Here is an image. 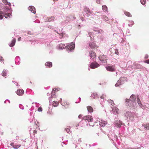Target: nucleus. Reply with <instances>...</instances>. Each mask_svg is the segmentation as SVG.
I'll return each instance as SVG.
<instances>
[{
	"label": "nucleus",
	"instance_id": "nucleus-1",
	"mask_svg": "<svg viewBox=\"0 0 149 149\" xmlns=\"http://www.w3.org/2000/svg\"><path fill=\"white\" fill-rule=\"evenodd\" d=\"M101 131L105 134H107L109 139L112 141L113 143H115L118 141L117 136L115 134L114 131L109 127H104V129L101 128Z\"/></svg>",
	"mask_w": 149,
	"mask_h": 149
},
{
	"label": "nucleus",
	"instance_id": "nucleus-2",
	"mask_svg": "<svg viewBox=\"0 0 149 149\" xmlns=\"http://www.w3.org/2000/svg\"><path fill=\"white\" fill-rule=\"evenodd\" d=\"M93 118L92 116L90 115H88L84 116L82 118V119L81 120L79 123L76 126V127L78 126H80L83 127L85 126V125L87 126L89 125V126L93 127L94 124L93 123H92L93 121Z\"/></svg>",
	"mask_w": 149,
	"mask_h": 149
},
{
	"label": "nucleus",
	"instance_id": "nucleus-3",
	"mask_svg": "<svg viewBox=\"0 0 149 149\" xmlns=\"http://www.w3.org/2000/svg\"><path fill=\"white\" fill-rule=\"evenodd\" d=\"M75 45L74 42H72L70 43L65 44H60L58 48V49H62L65 48L66 50L69 52H72L74 50L75 48Z\"/></svg>",
	"mask_w": 149,
	"mask_h": 149
},
{
	"label": "nucleus",
	"instance_id": "nucleus-4",
	"mask_svg": "<svg viewBox=\"0 0 149 149\" xmlns=\"http://www.w3.org/2000/svg\"><path fill=\"white\" fill-rule=\"evenodd\" d=\"M125 114V116L127 119H129L131 121L134 120V118L136 116L135 113L134 112L130 111H127Z\"/></svg>",
	"mask_w": 149,
	"mask_h": 149
},
{
	"label": "nucleus",
	"instance_id": "nucleus-5",
	"mask_svg": "<svg viewBox=\"0 0 149 149\" xmlns=\"http://www.w3.org/2000/svg\"><path fill=\"white\" fill-rule=\"evenodd\" d=\"M9 10V8H8L7 6H5L3 10V11H0V15H2L3 16V17L4 16L6 18L10 17L11 15L9 13H6L8 12Z\"/></svg>",
	"mask_w": 149,
	"mask_h": 149
},
{
	"label": "nucleus",
	"instance_id": "nucleus-6",
	"mask_svg": "<svg viewBox=\"0 0 149 149\" xmlns=\"http://www.w3.org/2000/svg\"><path fill=\"white\" fill-rule=\"evenodd\" d=\"M84 11L86 13L85 15H83L84 17H88L91 13L90 10L87 7L85 6L84 7Z\"/></svg>",
	"mask_w": 149,
	"mask_h": 149
},
{
	"label": "nucleus",
	"instance_id": "nucleus-7",
	"mask_svg": "<svg viewBox=\"0 0 149 149\" xmlns=\"http://www.w3.org/2000/svg\"><path fill=\"white\" fill-rule=\"evenodd\" d=\"M89 56L90 57V62L94 61L96 59V56L95 53L94 52L91 51L89 52Z\"/></svg>",
	"mask_w": 149,
	"mask_h": 149
},
{
	"label": "nucleus",
	"instance_id": "nucleus-8",
	"mask_svg": "<svg viewBox=\"0 0 149 149\" xmlns=\"http://www.w3.org/2000/svg\"><path fill=\"white\" fill-rule=\"evenodd\" d=\"M107 56L105 55H101L99 57L100 60L103 63H105L107 62Z\"/></svg>",
	"mask_w": 149,
	"mask_h": 149
},
{
	"label": "nucleus",
	"instance_id": "nucleus-9",
	"mask_svg": "<svg viewBox=\"0 0 149 149\" xmlns=\"http://www.w3.org/2000/svg\"><path fill=\"white\" fill-rule=\"evenodd\" d=\"M88 48L91 49H95L96 48L97 46L95 43L92 41V40L91 39V42L88 43Z\"/></svg>",
	"mask_w": 149,
	"mask_h": 149
},
{
	"label": "nucleus",
	"instance_id": "nucleus-10",
	"mask_svg": "<svg viewBox=\"0 0 149 149\" xmlns=\"http://www.w3.org/2000/svg\"><path fill=\"white\" fill-rule=\"evenodd\" d=\"M123 124L122 121L119 120H115L114 122V124L115 126L118 128H120Z\"/></svg>",
	"mask_w": 149,
	"mask_h": 149
},
{
	"label": "nucleus",
	"instance_id": "nucleus-11",
	"mask_svg": "<svg viewBox=\"0 0 149 149\" xmlns=\"http://www.w3.org/2000/svg\"><path fill=\"white\" fill-rule=\"evenodd\" d=\"M132 67L134 69H142L143 68V66L141 65L136 62L133 63L132 65Z\"/></svg>",
	"mask_w": 149,
	"mask_h": 149
},
{
	"label": "nucleus",
	"instance_id": "nucleus-12",
	"mask_svg": "<svg viewBox=\"0 0 149 149\" xmlns=\"http://www.w3.org/2000/svg\"><path fill=\"white\" fill-rule=\"evenodd\" d=\"M90 68L92 69H95L99 66L100 65L97 62H93L90 64Z\"/></svg>",
	"mask_w": 149,
	"mask_h": 149
},
{
	"label": "nucleus",
	"instance_id": "nucleus-13",
	"mask_svg": "<svg viewBox=\"0 0 149 149\" xmlns=\"http://www.w3.org/2000/svg\"><path fill=\"white\" fill-rule=\"evenodd\" d=\"M125 102L126 103V105L127 106L131 107L132 106L133 107L134 106V104L133 102H132V100H130V99H126L125 100Z\"/></svg>",
	"mask_w": 149,
	"mask_h": 149
},
{
	"label": "nucleus",
	"instance_id": "nucleus-14",
	"mask_svg": "<svg viewBox=\"0 0 149 149\" xmlns=\"http://www.w3.org/2000/svg\"><path fill=\"white\" fill-rule=\"evenodd\" d=\"M70 21V19L68 17H67L66 20H64L61 22V25L64 26H65L68 24V23Z\"/></svg>",
	"mask_w": 149,
	"mask_h": 149
},
{
	"label": "nucleus",
	"instance_id": "nucleus-15",
	"mask_svg": "<svg viewBox=\"0 0 149 149\" xmlns=\"http://www.w3.org/2000/svg\"><path fill=\"white\" fill-rule=\"evenodd\" d=\"M137 102L139 104V106L141 107V108L143 109H144L146 108L145 105H144L143 104H142L141 103V102L139 99V98L137 97Z\"/></svg>",
	"mask_w": 149,
	"mask_h": 149
},
{
	"label": "nucleus",
	"instance_id": "nucleus-16",
	"mask_svg": "<svg viewBox=\"0 0 149 149\" xmlns=\"http://www.w3.org/2000/svg\"><path fill=\"white\" fill-rule=\"evenodd\" d=\"M136 96L134 94H132L130 97V99L132 100L134 103H136Z\"/></svg>",
	"mask_w": 149,
	"mask_h": 149
},
{
	"label": "nucleus",
	"instance_id": "nucleus-17",
	"mask_svg": "<svg viewBox=\"0 0 149 149\" xmlns=\"http://www.w3.org/2000/svg\"><path fill=\"white\" fill-rule=\"evenodd\" d=\"M16 93L18 95L22 96L24 94V92L23 89H19L16 91Z\"/></svg>",
	"mask_w": 149,
	"mask_h": 149
},
{
	"label": "nucleus",
	"instance_id": "nucleus-18",
	"mask_svg": "<svg viewBox=\"0 0 149 149\" xmlns=\"http://www.w3.org/2000/svg\"><path fill=\"white\" fill-rule=\"evenodd\" d=\"M115 66L114 65H112V66H108L106 67L107 70L108 71L113 72L115 71Z\"/></svg>",
	"mask_w": 149,
	"mask_h": 149
},
{
	"label": "nucleus",
	"instance_id": "nucleus-19",
	"mask_svg": "<svg viewBox=\"0 0 149 149\" xmlns=\"http://www.w3.org/2000/svg\"><path fill=\"white\" fill-rule=\"evenodd\" d=\"M29 9L32 13L34 14H35L36 13V10L33 6H29Z\"/></svg>",
	"mask_w": 149,
	"mask_h": 149
},
{
	"label": "nucleus",
	"instance_id": "nucleus-20",
	"mask_svg": "<svg viewBox=\"0 0 149 149\" xmlns=\"http://www.w3.org/2000/svg\"><path fill=\"white\" fill-rule=\"evenodd\" d=\"M10 145L14 149H18L21 145L19 144H15L13 143H11Z\"/></svg>",
	"mask_w": 149,
	"mask_h": 149
},
{
	"label": "nucleus",
	"instance_id": "nucleus-21",
	"mask_svg": "<svg viewBox=\"0 0 149 149\" xmlns=\"http://www.w3.org/2000/svg\"><path fill=\"white\" fill-rule=\"evenodd\" d=\"M107 124V123L106 121H104L102 120H101L100 121V125L101 127H104Z\"/></svg>",
	"mask_w": 149,
	"mask_h": 149
},
{
	"label": "nucleus",
	"instance_id": "nucleus-22",
	"mask_svg": "<svg viewBox=\"0 0 149 149\" xmlns=\"http://www.w3.org/2000/svg\"><path fill=\"white\" fill-rule=\"evenodd\" d=\"M56 20V18L52 16L51 17H48L46 19V21L48 22H50L51 21H54Z\"/></svg>",
	"mask_w": 149,
	"mask_h": 149
},
{
	"label": "nucleus",
	"instance_id": "nucleus-23",
	"mask_svg": "<svg viewBox=\"0 0 149 149\" xmlns=\"http://www.w3.org/2000/svg\"><path fill=\"white\" fill-rule=\"evenodd\" d=\"M15 63L16 64L19 65L20 64V58L19 56H17L15 58Z\"/></svg>",
	"mask_w": 149,
	"mask_h": 149
},
{
	"label": "nucleus",
	"instance_id": "nucleus-24",
	"mask_svg": "<svg viewBox=\"0 0 149 149\" xmlns=\"http://www.w3.org/2000/svg\"><path fill=\"white\" fill-rule=\"evenodd\" d=\"M45 65L47 68H50L52 67V64L51 62H47L45 64Z\"/></svg>",
	"mask_w": 149,
	"mask_h": 149
},
{
	"label": "nucleus",
	"instance_id": "nucleus-25",
	"mask_svg": "<svg viewBox=\"0 0 149 149\" xmlns=\"http://www.w3.org/2000/svg\"><path fill=\"white\" fill-rule=\"evenodd\" d=\"M91 97H93L94 99H96L99 97V95L96 93H92Z\"/></svg>",
	"mask_w": 149,
	"mask_h": 149
},
{
	"label": "nucleus",
	"instance_id": "nucleus-26",
	"mask_svg": "<svg viewBox=\"0 0 149 149\" xmlns=\"http://www.w3.org/2000/svg\"><path fill=\"white\" fill-rule=\"evenodd\" d=\"M16 42V39L15 38H13V39L11 41V44L9 45V46L10 47H13L14 46Z\"/></svg>",
	"mask_w": 149,
	"mask_h": 149
},
{
	"label": "nucleus",
	"instance_id": "nucleus-27",
	"mask_svg": "<svg viewBox=\"0 0 149 149\" xmlns=\"http://www.w3.org/2000/svg\"><path fill=\"white\" fill-rule=\"evenodd\" d=\"M88 111L90 113H91L93 112V109L92 107L90 106H88L87 107Z\"/></svg>",
	"mask_w": 149,
	"mask_h": 149
},
{
	"label": "nucleus",
	"instance_id": "nucleus-28",
	"mask_svg": "<svg viewBox=\"0 0 149 149\" xmlns=\"http://www.w3.org/2000/svg\"><path fill=\"white\" fill-rule=\"evenodd\" d=\"M121 41L120 43V45L122 46H124L126 45V43L125 42V40L124 39L121 38Z\"/></svg>",
	"mask_w": 149,
	"mask_h": 149
},
{
	"label": "nucleus",
	"instance_id": "nucleus-29",
	"mask_svg": "<svg viewBox=\"0 0 149 149\" xmlns=\"http://www.w3.org/2000/svg\"><path fill=\"white\" fill-rule=\"evenodd\" d=\"M124 13L128 17H132V15L129 12L124 11Z\"/></svg>",
	"mask_w": 149,
	"mask_h": 149
},
{
	"label": "nucleus",
	"instance_id": "nucleus-30",
	"mask_svg": "<svg viewBox=\"0 0 149 149\" xmlns=\"http://www.w3.org/2000/svg\"><path fill=\"white\" fill-rule=\"evenodd\" d=\"M52 105L54 107H56L58 105V102H57L56 101H53Z\"/></svg>",
	"mask_w": 149,
	"mask_h": 149
},
{
	"label": "nucleus",
	"instance_id": "nucleus-31",
	"mask_svg": "<svg viewBox=\"0 0 149 149\" xmlns=\"http://www.w3.org/2000/svg\"><path fill=\"white\" fill-rule=\"evenodd\" d=\"M3 3L6 4V5L8 4L10 6H11V4L10 3L7 1V0H2Z\"/></svg>",
	"mask_w": 149,
	"mask_h": 149
},
{
	"label": "nucleus",
	"instance_id": "nucleus-32",
	"mask_svg": "<svg viewBox=\"0 0 149 149\" xmlns=\"http://www.w3.org/2000/svg\"><path fill=\"white\" fill-rule=\"evenodd\" d=\"M122 81H123V82L125 81H127V78L125 77H121L120 79Z\"/></svg>",
	"mask_w": 149,
	"mask_h": 149
},
{
	"label": "nucleus",
	"instance_id": "nucleus-33",
	"mask_svg": "<svg viewBox=\"0 0 149 149\" xmlns=\"http://www.w3.org/2000/svg\"><path fill=\"white\" fill-rule=\"evenodd\" d=\"M93 30L94 31L100 33V30L97 28L94 27L93 28Z\"/></svg>",
	"mask_w": 149,
	"mask_h": 149
},
{
	"label": "nucleus",
	"instance_id": "nucleus-34",
	"mask_svg": "<svg viewBox=\"0 0 149 149\" xmlns=\"http://www.w3.org/2000/svg\"><path fill=\"white\" fill-rule=\"evenodd\" d=\"M118 108L116 107L114 109H113V112L115 114H118Z\"/></svg>",
	"mask_w": 149,
	"mask_h": 149
},
{
	"label": "nucleus",
	"instance_id": "nucleus-35",
	"mask_svg": "<svg viewBox=\"0 0 149 149\" xmlns=\"http://www.w3.org/2000/svg\"><path fill=\"white\" fill-rule=\"evenodd\" d=\"M145 125L144 127L146 130H149V123L146 124V125L144 124Z\"/></svg>",
	"mask_w": 149,
	"mask_h": 149
},
{
	"label": "nucleus",
	"instance_id": "nucleus-36",
	"mask_svg": "<svg viewBox=\"0 0 149 149\" xmlns=\"http://www.w3.org/2000/svg\"><path fill=\"white\" fill-rule=\"evenodd\" d=\"M7 74L6 71L5 70H4L2 73V75L3 77L6 76Z\"/></svg>",
	"mask_w": 149,
	"mask_h": 149
},
{
	"label": "nucleus",
	"instance_id": "nucleus-37",
	"mask_svg": "<svg viewBox=\"0 0 149 149\" xmlns=\"http://www.w3.org/2000/svg\"><path fill=\"white\" fill-rule=\"evenodd\" d=\"M102 18H103L104 20L105 21H107L108 20V18L105 15H103Z\"/></svg>",
	"mask_w": 149,
	"mask_h": 149
},
{
	"label": "nucleus",
	"instance_id": "nucleus-38",
	"mask_svg": "<svg viewBox=\"0 0 149 149\" xmlns=\"http://www.w3.org/2000/svg\"><path fill=\"white\" fill-rule=\"evenodd\" d=\"M102 9L104 11H106L107 10V6L105 5L102 6Z\"/></svg>",
	"mask_w": 149,
	"mask_h": 149
},
{
	"label": "nucleus",
	"instance_id": "nucleus-39",
	"mask_svg": "<svg viewBox=\"0 0 149 149\" xmlns=\"http://www.w3.org/2000/svg\"><path fill=\"white\" fill-rule=\"evenodd\" d=\"M88 35L90 37L91 39H92L94 37V36L92 33L89 32L88 33Z\"/></svg>",
	"mask_w": 149,
	"mask_h": 149
},
{
	"label": "nucleus",
	"instance_id": "nucleus-40",
	"mask_svg": "<svg viewBox=\"0 0 149 149\" xmlns=\"http://www.w3.org/2000/svg\"><path fill=\"white\" fill-rule=\"evenodd\" d=\"M106 97L105 95H103L100 97V98L102 99L101 101H104V98Z\"/></svg>",
	"mask_w": 149,
	"mask_h": 149
},
{
	"label": "nucleus",
	"instance_id": "nucleus-41",
	"mask_svg": "<svg viewBox=\"0 0 149 149\" xmlns=\"http://www.w3.org/2000/svg\"><path fill=\"white\" fill-rule=\"evenodd\" d=\"M117 82L118 84L120 85H122L123 84V83L121 80L120 79Z\"/></svg>",
	"mask_w": 149,
	"mask_h": 149
},
{
	"label": "nucleus",
	"instance_id": "nucleus-42",
	"mask_svg": "<svg viewBox=\"0 0 149 149\" xmlns=\"http://www.w3.org/2000/svg\"><path fill=\"white\" fill-rule=\"evenodd\" d=\"M108 102L110 103L112 105H113V104H114L113 101L110 99H108Z\"/></svg>",
	"mask_w": 149,
	"mask_h": 149
},
{
	"label": "nucleus",
	"instance_id": "nucleus-43",
	"mask_svg": "<svg viewBox=\"0 0 149 149\" xmlns=\"http://www.w3.org/2000/svg\"><path fill=\"white\" fill-rule=\"evenodd\" d=\"M27 34H28L29 35H33V32H32L30 31H28L27 32Z\"/></svg>",
	"mask_w": 149,
	"mask_h": 149
},
{
	"label": "nucleus",
	"instance_id": "nucleus-44",
	"mask_svg": "<svg viewBox=\"0 0 149 149\" xmlns=\"http://www.w3.org/2000/svg\"><path fill=\"white\" fill-rule=\"evenodd\" d=\"M146 0H141L140 2L143 5H144L146 3Z\"/></svg>",
	"mask_w": 149,
	"mask_h": 149
},
{
	"label": "nucleus",
	"instance_id": "nucleus-45",
	"mask_svg": "<svg viewBox=\"0 0 149 149\" xmlns=\"http://www.w3.org/2000/svg\"><path fill=\"white\" fill-rule=\"evenodd\" d=\"M19 107L21 109L23 110L24 109V107L22 104H20L19 105Z\"/></svg>",
	"mask_w": 149,
	"mask_h": 149
},
{
	"label": "nucleus",
	"instance_id": "nucleus-46",
	"mask_svg": "<svg viewBox=\"0 0 149 149\" xmlns=\"http://www.w3.org/2000/svg\"><path fill=\"white\" fill-rule=\"evenodd\" d=\"M65 130L68 133H69V132H70V128H67L65 129Z\"/></svg>",
	"mask_w": 149,
	"mask_h": 149
},
{
	"label": "nucleus",
	"instance_id": "nucleus-47",
	"mask_svg": "<svg viewBox=\"0 0 149 149\" xmlns=\"http://www.w3.org/2000/svg\"><path fill=\"white\" fill-rule=\"evenodd\" d=\"M115 53L117 55L118 54L119 52H118V50L117 49H115Z\"/></svg>",
	"mask_w": 149,
	"mask_h": 149
},
{
	"label": "nucleus",
	"instance_id": "nucleus-48",
	"mask_svg": "<svg viewBox=\"0 0 149 149\" xmlns=\"http://www.w3.org/2000/svg\"><path fill=\"white\" fill-rule=\"evenodd\" d=\"M42 109L41 107H39L38 109V111L40 112L42 111Z\"/></svg>",
	"mask_w": 149,
	"mask_h": 149
},
{
	"label": "nucleus",
	"instance_id": "nucleus-49",
	"mask_svg": "<svg viewBox=\"0 0 149 149\" xmlns=\"http://www.w3.org/2000/svg\"><path fill=\"white\" fill-rule=\"evenodd\" d=\"M58 90L57 88H55L53 89L52 91H54L55 92L57 91Z\"/></svg>",
	"mask_w": 149,
	"mask_h": 149
},
{
	"label": "nucleus",
	"instance_id": "nucleus-50",
	"mask_svg": "<svg viewBox=\"0 0 149 149\" xmlns=\"http://www.w3.org/2000/svg\"><path fill=\"white\" fill-rule=\"evenodd\" d=\"M4 61V59L2 56H0V61Z\"/></svg>",
	"mask_w": 149,
	"mask_h": 149
},
{
	"label": "nucleus",
	"instance_id": "nucleus-51",
	"mask_svg": "<svg viewBox=\"0 0 149 149\" xmlns=\"http://www.w3.org/2000/svg\"><path fill=\"white\" fill-rule=\"evenodd\" d=\"M48 28H49L51 29H54V27L52 26H50V25L49 26H48Z\"/></svg>",
	"mask_w": 149,
	"mask_h": 149
},
{
	"label": "nucleus",
	"instance_id": "nucleus-52",
	"mask_svg": "<svg viewBox=\"0 0 149 149\" xmlns=\"http://www.w3.org/2000/svg\"><path fill=\"white\" fill-rule=\"evenodd\" d=\"M55 92H54L53 91H52V92L51 94V97H52L53 96L55 95Z\"/></svg>",
	"mask_w": 149,
	"mask_h": 149
},
{
	"label": "nucleus",
	"instance_id": "nucleus-53",
	"mask_svg": "<svg viewBox=\"0 0 149 149\" xmlns=\"http://www.w3.org/2000/svg\"><path fill=\"white\" fill-rule=\"evenodd\" d=\"M52 97H49V103H51L50 102L51 101H52Z\"/></svg>",
	"mask_w": 149,
	"mask_h": 149
},
{
	"label": "nucleus",
	"instance_id": "nucleus-54",
	"mask_svg": "<svg viewBox=\"0 0 149 149\" xmlns=\"http://www.w3.org/2000/svg\"><path fill=\"white\" fill-rule=\"evenodd\" d=\"M130 24H131V25H132L134 24V21H131L130 22Z\"/></svg>",
	"mask_w": 149,
	"mask_h": 149
},
{
	"label": "nucleus",
	"instance_id": "nucleus-55",
	"mask_svg": "<svg viewBox=\"0 0 149 149\" xmlns=\"http://www.w3.org/2000/svg\"><path fill=\"white\" fill-rule=\"evenodd\" d=\"M33 22H35V23H40V21L38 20H36L35 21H34Z\"/></svg>",
	"mask_w": 149,
	"mask_h": 149
},
{
	"label": "nucleus",
	"instance_id": "nucleus-56",
	"mask_svg": "<svg viewBox=\"0 0 149 149\" xmlns=\"http://www.w3.org/2000/svg\"><path fill=\"white\" fill-rule=\"evenodd\" d=\"M6 101H8V102L9 103H10V101L8 99H7L5 101L4 103H6Z\"/></svg>",
	"mask_w": 149,
	"mask_h": 149
},
{
	"label": "nucleus",
	"instance_id": "nucleus-57",
	"mask_svg": "<svg viewBox=\"0 0 149 149\" xmlns=\"http://www.w3.org/2000/svg\"><path fill=\"white\" fill-rule=\"evenodd\" d=\"M120 85L119 84H118V83L117 82V83L115 84V86L116 87H118L120 86Z\"/></svg>",
	"mask_w": 149,
	"mask_h": 149
},
{
	"label": "nucleus",
	"instance_id": "nucleus-58",
	"mask_svg": "<svg viewBox=\"0 0 149 149\" xmlns=\"http://www.w3.org/2000/svg\"><path fill=\"white\" fill-rule=\"evenodd\" d=\"M100 0H97L96 1V2L97 3H100Z\"/></svg>",
	"mask_w": 149,
	"mask_h": 149
},
{
	"label": "nucleus",
	"instance_id": "nucleus-59",
	"mask_svg": "<svg viewBox=\"0 0 149 149\" xmlns=\"http://www.w3.org/2000/svg\"><path fill=\"white\" fill-rule=\"evenodd\" d=\"M128 68H129V69L130 68H132V65H129L128 66Z\"/></svg>",
	"mask_w": 149,
	"mask_h": 149
},
{
	"label": "nucleus",
	"instance_id": "nucleus-60",
	"mask_svg": "<svg viewBox=\"0 0 149 149\" xmlns=\"http://www.w3.org/2000/svg\"><path fill=\"white\" fill-rule=\"evenodd\" d=\"M82 117V115L81 114L79 115L78 116V117L79 118H81Z\"/></svg>",
	"mask_w": 149,
	"mask_h": 149
},
{
	"label": "nucleus",
	"instance_id": "nucleus-61",
	"mask_svg": "<svg viewBox=\"0 0 149 149\" xmlns=\"http://www.w3.org/2000/svg\"><path fill=\"white\" fill-rule=\"evenodd\" d=\"M78 141L79 142H81V138H79L78 140Z\"/></svg>",
	"mask_w": 149,
	"mask_h": 149
},
{
	"label": "nucleus",
	"instance_id": "nucleus-62",
	"mask_svg": "<svg viewBox=\"0 0 149 149\" xmlns=\"http://www.w3.org/2000/svg\"><path fill=\"white\" fill-rule=\"evenodd\" d=\"M3 19V16L2 15H0V20Z\"/></svg>",
	"mask_w": 149,
	"mask_h": 149
},
{
	"label": "nucleus",
	"instance_id": "nucleus-63",
	"mask_svg": "<svg viewBox=\"0 0 149 149\" xmlns=\"http://www.w3.org/2000/svg\"><path fill=\"white\" fill-rule=\"evenodd\" d=\"M148 58V55H146L145 56V58L147 59Z\"/></svg>",
	"mask_w": 149,
	"mask_h": 149
},
{
	"label": "nucleus",
	"instance_id": "nucleus-64",
	"mask_svg": "<svg viewBox=\"0 0 149 149\" xmlns=\"http://www.w3.org/2000/svg\"><path fill=\"white\" fill-rule=\"evenodd\" d=\"M146 63L148 64H149V59L146 61Z\"/></svg>",
	"mask_w": 149,
	"mask_h": 149
}]
</instances>
